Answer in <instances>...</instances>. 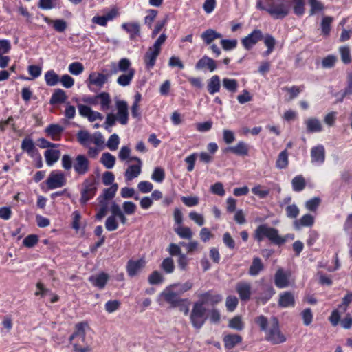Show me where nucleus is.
<instances>
[{"mask_svg":"<svg viewBox=\"0 0 352 352\" xmlns=\"http://www.w3.org/2000/svg\"><path fill=\"white\" fill-rule=\"evenodd\" d=\"M131 61L128 58H121L118 62V67H115L112 72L113 74H116L118 72H128L130 69H133L131 67Z\"/></svg>","mask_w":352,"mask_h":352,"instance_id":"40","label":"nucleus"},{"mask_svg":"<svg viewBox=\"0 0 352 352\" xmlns=\"http://www.w3.org/2000/svg\"><path fill=\"white\" fill-rule=\"evenodd\" d=\"M97 184L98 182L93 175H90L84 180L80 199L82 205H85L89 200L95 196L97 191Z\"/></svg>","mask_w":352,"mask_h":352,"instance_id":"5","label":"nucleus"},{"mask_svg":"<svg viewBox=\"0 0 352 352\" xmlns=\"http://www.w3.org/2000/svg\"><path fill=\"white\" fill-rule=\"evenodd\" d=\"M68 69L72 74L78 76L83 72L84 67L81 63L74 62L69 65Z\"/></svg>","mask_w":352,"mask_h":352,"instance_id":"64","label":"nucleus"},{"mask_svg":"<svg viewBox=\"0 0 352 352\" xmlns=\"http://www.w3.org/2000/svg\"><path fill=\"white\" fill-rule=\"evenodd\" d=\"M122 28L129 34L130 38L134 39L140 35V25L138 22L124 23Z\"/></svg>","mask_w":352,"mask_h":352,"instance_id":"24","label":"nucleus"},{"mask_svg":"<svg viewBox=\"0 0 352 352\" xmlns=\"http://www.w3.org/2000/svg\"><path fill=\"white\" fill-rule=\"evenodd\" d=\"M110 211L112 214L116 216L122 224L125 225L127 222V219L125 216V213L121 210L120 206L115 201H113L110 206Z\"/></svg>","mask_w":352,"mask_h":352,"instance_id":"32","label":"nucleus"},{"mask_svg":"<svg viewBox=\"0 0 352 352\" xmlns=\"http://www.w3.org/2000/svg\"><path fill=\"white\" fill-rule=\"evenodd\" d=\"M288 153L286 149L281 151L276 162V166L279 169L285 168L288 165Z\"/></svg>","mask_w":352,"mask_h":352,"instance_id":"45","label":"nucleus"},{"mask_svg":"<svg viewBox=\"0 0 352 352\" xmlns=\"http://www.w3.org/2000/svg\"><path fill=\"white\" fill-rule=\"evenodd\" d=\"M142 171L140 165H130L124 173L125 178L127 181H131L134 178L138 177Z\"/></svg>","mask_w":352,"mask_h":352,"instance_id":"33","label":"nucleus"},{"mask_svg":"<svg viewBox=\"0 0 352 352\" xmlns=\"http://www.w3.org/2000/svg\"><path fill=\"white\" fill-rule=\"evenodd\" d=\"M146 261L144 258L138 260H129L126 264V272L130 277L137 276L145 267Z\"/></svg>","mask_w":352,"mask_h":352,"instance_id":"12","label":"nucleus"},{"mask_svg":"<svg viewBox=\"0 0 352 352\" xmlns=\"http://www.w3.org/2000/svg\"><path fill=\"white\" fill-rule=\"evenodd\" d=\"M165 178V173L164 169L160 167L155 168L152 175L151 179L158 183H161L164 181Z\"/></svg>","mask_w":352,"mask_h":352,"instance_id":"61","label":"nucleus"},{"mask_svg":"<svg viewBox=\"0 0 352 352\" xmlns=\"http://www.w3.org/2000/svg\"><path fill=\"white\" fill-rule=\"evenodd\" d=\"M236 292L239 296L241 301L248 302L252 296V286L250 283L239 281L236 285Z\"/></svg>","mask_w":352,"mask_h":352,"instance_id":"11","label":"nucleus"},{"mask_svg":"<svg viewBox=\"0 0 352 352\" xmlns=\"http://www.w3.org/2000/svg\"><path fill=\"white\" fill-rule=\"evenodd\" d=\"M221 89V80L219 76H212L208 80L207 89L210 95L219 92Z\"/></svg>","mask_w":352,"mask_h":352,"instance_id":"29","label":"nucleus"},{"mask_svg":"<svg viewBox=\"0 0 352 352\" xmlns=\"http://www.w3.org/2000/svg\"><path fill=\"white\" fill-rule=\"evenodd\" d=\"M264 43L267 46V50L266 52H265L263 55L268 56L274 50L276 41L272 36L267 34L264 38Z\"/></svg>","mask_w":352,"mask_h":352,"instance_id":"55","label":"nucleus"},{"mask_svg":"<svg viewBox=\"0 0 352 352\" xmlns=\"http://www.w3.org/2000/svg\"><path fill=\"white\" fill-rule=\"evenodd\" d=\"M309 4L311 7L309 10V15L311 16L324 10V6L318 0H309Z\"/></svg>","mask_w":352,"mask_h":352,"instance_id":"51","label":"nucleus"},{"mask_svg":"<svg viewBox=\"0 0 352 352\" xmlns=\"http://www.w3.org/2000/svg\"><path fill=\"white\" fill-rule=\"evenodd\" d=\"M294 3V12L297 16H302L305 13V0H293Z\"/></svg>","mask_w":352,"mask_h":352,"instance_id":"57","label":"nucleus"},{"mask_svg":"<svg viewBox=\"0 0 352 352\" xmlns=\"http://www.w3.org/2000/svg\"><path fill=\"white\" fill-rule=\"evenodd\" d=\"M21 148L30 155H33L36 148L32 139L25 138L21 143Z\"/></svg>","mask_w":352,"mask_h":352,"instance_id":"47","label":"nucleus"},{"mask_svg":"<svg viewBox=\"0 0 352 352\" xmlns=\"http://www.w3.org/2000/svg\"><path fill=\"white\" fill-rule=\"evenodd\" d=\"M320 199L319 197H314L305 202V208L311 212H315L320 204Z\"/></svg>","mask_w":352,"mask_h":352,"instance_id":"62","label":"nucleus"},{"mask_svg":"<svg viewBox=\"0 0 352 352\" xmlns=\"http://www.w3.org/2000/svg\"><path fill=\"white\" fill-rule=\"evenodd\" d=\"M100 162L105 168L111 169L115 165L116 157L110 153H104L100 157Z\"/></svg>","mask_w":352,"mask_h":352,"instance_id":"37","label":"nucleus"},{"mask_svg":"<svg viewBox=\"0 0 352 352\" xmlns=\"http://www.w3.org/2000/svg\"><path fill=\"white\" fill-rule=\"evenodd\" d=\"M239 304V300L235 296H228L226 298V306L228 311H234Z\"/></svg>","mask_w":352,"mask_h":352,"instance_id":"59","label":"nucleus"},{"mask_svg":"<svg viewBox=\"0 0 352 352\" xmlns=\"http://www.w3.org/2000/svg\"><path fill=\"white\" fill-rule=\"evenodd\" d=\"M107 80V75L98 72H92L89 76L88 87L91 91H95V89L93 87L94 86L100 89L103 87Z\"/></svg>","mask_w":352,"mask_h":352,"instance_id":"10","label":"nucleus"},{"mask_svg":"<svg viewBox=\"0 0 352 352\" xmlns=\"http://www.w3.org/2000/svg\"><path fill=\"white\" fill-rule=\"evenodd\" d=\"M90 161L82 154H79L74 159L73 168L78 175H85L90 170Z\"/></svg>","mask_w":352,"mask_h":352,"instance_id":"7","label":"nucleus"},{"mask_svg":"<svg viewBox=\"0 0 352 352\" xmlns=\"http://www.w3.org/2000/svg\"><path fill=\"white\" fill-rule=\"evenodd\" d=\"M77 139L82 146L84 147H89V144L91 139V135H90L87 131H80L77 133Z\"/></svg>","mask_w":352,"mask_h":352,"instance_id":"46","label":"nucleus"},{"mask_svg":"<svg viewBox=\"0 0 352 352\" xmlns=\"http://www.w3.org/2000/svg\"><path fill=\"white\" fill-rule=\"evenodd\" d=\"M160 54V52H157V50H155L151 47H149L144 57V61L146 67L148 69H152L154 67V65H155L156 59Z\"/></svg>","mask_w":352,"mask_h":352,"instance_id":"25","label":"nucleus"},{"mask_svg":"<svg viewBox=\"0 0 352 352\" xmlns=\"http://www.w3.org/2000/svg\"><path fill=\"white\" fill-rule=\"evenodd\" d=\"M223 87L229 92L234 94L237 91L238 82L236 79L224 78L222 80Z\"/></svg>","mask_w":352,"mask_h":352,"instance_id":"42","label":"nucleus"},{"mask_svg":"<svg viewBox=\"0 0 352 352\" xmlns=\"http://www.w3.org/2000/svg\"><path fill=\"white\" fill-rule=\"evenodd\" d=\"M225 153H232L239 156H247L249 153V146L243 141H239L235 146L227 147Z\"/></svg>","mask_w":352,"mask_h":352,"instance_id":"15","label":"nucleus"},{"mask_svg":"<svg viewBox=\"0 0 352 352\" xmlns=\"http://www.w3.org/2000/svg\"><path fill=\"white\" fill-rule=\"evenodd\" d=\"M206 309L198 301L195 302L192 309L190 320L192 325L197 329H201L206 321Z\"/></svg>","mask_w":352,"mask_h":352,"instance_id":"6","label":"nucleus"},{"mask_svg":"<svg viewBox=\"0 0 352 352\" xmlns=\"http://www.w3.org/2000/svg\"><path fill=\"white\" fill-rule=\"evenodd\" d=\"M118 188V185L117 184H113L109 188L104 189L102 194L98 198L106 201L112 199L115 197Z\"/></svg>","mask_w":352,"mask_h":352,"instance_id":"35","label":"nucleus"},{"mask_svg":"<svg viewBox=\"0 0 352 352\" xmlns=\"http://www.w3.org/2000/svg\"><path fill=\"white\" fill-rule=\"evenodd\" d=\"M256 323L260 327L261 331L265 332V340L273 344H278L286 341V337L281 332L279 327V322L276 317H273L270 323L264 316H260L255 320Z\"/></svg>","mask_w":352,"mask_h":352,"instance_id":"2","label":"nucleus"},{"mask_svg":"<svg viewBox=\"0 0 352 352\" xmlns=\"http://www.w3.org/2000/svg\"><path fill=\"white\" fill-rule=\"evenodd\" d=\"M266 11L275 19H283L290 12V5L286 0H267Z\"/></svg>","mask_w":352,"mask_h":352,"instance_id":"4","label":"nucleus"},{"mask_svg":"<svg viewBox=\"0 0 352 352\" xmlns=\"http://www.w3.org/2000/svg\"><path fill=\"white\" fill-rule=\"evenodd\" d=\"M60 0H39L38 7L43 10H50L58 7Z\"/></svg>","mask_w":352,"mask_h":352,"instance_id":"48","label":"nucleus"},{"mask_svg":"<svg viewBox=\"0 0 352 352\" xmlns=\"http://www.w3.org/2000/svg\"><path fill=\"white\" fill-rule=\"evenodd\" d=\"M333 21V17L331 16H324L322 19L321 22V29L322 33L324 36H328L331 31V24Z\"/></svg>","mask_w":352,"mask_h":352,"instance_id":"49","label":"nucleus"},{"mask_svg":"<svg viewBox=\"0 0 352 352\" xmlns=\"http://www.w3.org/2000/svg\"><path fill=\"white\" fill-rule=\"evenodd\" d=\"M305 124L309 133H319L323 129L321 122L316 118H309L305 121Z\"/></svg>","mask_w":352,"mask_h":352,"instance_id":"20","label":"nucleus"},{"mask_svg":"<svg viewBox=\"0 0 352 352\" xmlns=\"http://www.w3.org/2000/svg\"><path fill=\"white\" fill-rule=\"evenodd\" d=\"M142 96L139 92H137L134 96V102L131 107V115L133 118L140 119L141 114L139 111V103L141 101Z\"/></svg>","mask_w":352,"mask_h":352,"instance_id":"44","label":"nucleus"},{"mask_svg":"<svg viewBox=\"0 0 352 352\" xmlns=\"http://www.w3.org/2000/svg\"><path fill=\"white\" fill-rule=\"evenodd\" d=\"M204 68H208L210 72L214 71L217 69L215 60L207 56H204L196 63L195 69L200 70Z\"/></svg>","mask_w":352,"mask_h":352,"instance_id":"19","label":"nucleus"},{"mask_svg":"<svg viewBox=\"0 0 352 352\" xmlns=\"http://www.w3.org/2000/svg\"><path fill=\"white\" fill-rule=\"evenodd\" d=\"M224 346L231 349L242 342V337L238 334H228L223 337Z\"/></svg>","mask_w":352,"mask_h":352,"instance_id":"27","label":"nucleus"},{"mask_svg":"<svg viewBox=\"0 0 352 352\" xmlns=\"http://www.w3.org/2000/svg\"><path fill=\"white\" fill-rule=\"evenodd\" d=\"M311 158L313 164H322L325 160V149L323 145L319 144L311 150Z\"/></svg>","mask_w":352,"mask_h":352,"instance_id":"16","label":"nucleus"},{"mask_svg":"<svg viewBox=\"0 0 352 352\" xmlns=\"http://www.w3.org/2000/svg\"><path fill=\"white\" fill-rule=\"evenodd\" d=\"M134 75L135 69H130L128 72L120 75L117 79V82L122 87L128 86L133 78Z\"/></svg>","mask_w":352,"mask_h":352,"instance_id":"36","label":"nucleus"},{"mask_svg":"<svg viewBox=\"0 0 352 352\" xmlns=\"http://www.w3.org/2000/svg\"><path fill=\"white\" fill-rule=\"evenodd\" d=\"M45 80L47 85L53 87L59 82V76L54 70H49L45 74Z\"/></svg>","mask_w":352,"mask_h":352,"instance_id":"41","label":"nucleus"},{"mask_svg":"<svg viewBox=\"0 0 352 352\" xmlns=\"http://www.w3.org/2000/svg\"><path fill=\"white\" fill-rule=\"evenodd\" d=\"M109 280V275L101 272L98 275H92L89 277V281L95 287L103 289Z\"/></svg>","mask_w":352,"mask_h":352,"instance_id":"22","label":"nucleus"},{"mask_svg":"<svg viewBox=\"0 0 352 352\" xmlns=\"http://www.w3.org/2000/svg\"><path fill=\"white\" fill-rule=\"evenodd\" d=\"M254 237L258 242H261L265 238H267L272 243L278 245H280L286 241L284 237L279 235L277 229L269 227L267 224L258 226L254 231Z\"/></svg>","mask_w":352,"mask_h":352,"instance_id":"3","label":"nucleus"},{"mask_svg":"<svg viewBox=\"0 0 352 352\" xmlns=\"http://www.w3.org/2000/svg\"><path fill=\"white\" fill-rule=\"evenodd\" d=\"M221 37V34L212 29L206 30L201 35V38L208 45L210 44L214 40Z\"/></svg>","mask_w":352,"mask_h":352,"instance_id":"31","label":"nucleus"},{"mask_svg":"<svg viewBox=\"0 0 352 352\" xmlns=\"http://www.w3.org/2000/svg\"><path fill=\"white\" fill-rule=\"evenodd\" d=\"M278 305L280 307H294L295 306V298L291 292H284L279 295Z\"/></svg>","mask_w":352,"mask_h":352,"instance_id":"18","label":"nucleus"},{"mask_svg":"<svg viewBox=\"0 0 352 352\" xmlns=\"http://www.w3.org/2000/svg\"><path fill=\"white\" fill-rule=\"evenodd\" d=\"M66 182L67 180L64 173L58 170L51 172L45 181L46 185L49 189L61 188L66 184Z\"/></svg>","mask_w":352,"mask_h":352,"instance_id":"8","label":"nucleus"},{"mask_svg":"<svg viewBox=\"0 0 352 352\" xmlns=\"http://www.w3.org/2000/svg\"><path fill=\"white\" fill-rule=\"evenodd\" d=\"M228 327L237 331H241L244 328V324L242 322L241 318L236 316L229 321Z\"/></svg>","mask_w":352,"mask_h":352,"instance_id":"53","label":"nucleus"},{"mask_svg":"<svg viewBox=\"0 0 352 352\" xmlns=\"http://www.w3.org/2000/svg\"><path fill=\"white\" fill-rule=\"evenodd\" d=\"M89 327L87 322H81L75 324L74 331L69 338L74 352H90L92 339L87 335Z\"/></svg>","mask_w":352,"mask_h":352,"instance_id":"1","label":"nucleus"},{"mask_svg":"<svg viewBox=\"0 0 352 352\" xmlns=\"http://www.w3.org/2000/svg\"><path fill=\"white\" fill-rule=\"evenodd\" d=\"M161 266L162 268L168 274L172 273L175 269L173 260L170 257L164 258Z\"/></svg>","mask_w":352,"mask_h":352,"instance_id":"63","label":"nucleus"},{"mask_svg":"<svg viewBox=\"0 0 352 352\" xmlns=\"http://www.w3.org/2000/svg\"><path fill=\"white\" fill-rule=\"evenodd\" d=\"M67 99V96L64 90L62 89H56L51 96L50 104L51 105H55L57 104L65 103Z\"/></svg>","mask_w":352,"mask_h":352,"instance_id":"28","label":"nucleus"},{"mask_svg":"<svg viewBox=\"0 0 352 352\" xmlns=\"http://www.w3.org/2000/svg\"><path fill=\"white\" fill-rule=\"evenodd\" d=\"M163 276L158 271L153 272L148 278V281L151 285H158L163 282Z\"/></svg>","mask_w":352,"mask_h":352,"instance_id":"60","label":"nucleus"},{"mask_svg":"<svg viewBox=\"0 0 352 352\" xmlns=\"http://www.w3.org/2000/svg\"><path fill=\"white\" fill-rule=\"evenodd\" d=\"M286 216L289 219H296L300 213V210L295 204H289L285 208Z\"/></svg>","mask_w":352,"mask_h":352,"instance_id":"52","label":"nucleus"},{"mask_svg":"<svg viewBox=\"0 0 352 352\" xmlns=\"http://www.w3.org/2000/svg\"><path fill=\"white\" fill-rule=\"evenodd\" d=\"M275 294V289L270 284H267L263 286V292L261 294L260 300L263 304L266 303Z\"/></svg>","mask_w":352,"mask_h":352,"instance_id":"38","label":"nucleus"},{"mask_svg":"<svg viewBox=\"0 0 352 352\" xmlns=\"http://www.w3.org/2000/svg\"><path fill=\"white\" fill-rule=\"evenodd\" d=\"M264 268L262 261L258 257L253 258L252 263L249 269V274L255 276H257Z\"/></svg>","mask_w":352,"mask_h":352,"instance_id":"34","label":"nucleus"},{"mask_svg":"<svg viewBox=\"0 0 352 352\" xmlns=\"http://www.w3.org/2000/svg\"><path fill=\"white\" fill-rule=\"evenodd\" d=\"M289 272H285L282 268L276 270L274 274V283L278 288H285L289 285Z\"/></svg>","mask_w":352,"mask_h":352,"instance_id":"14","label":"nucleus"},{"mask_svg":"<svg viewBox=\"0 0 352 352\" xmlns=\"http://www.w3.org/2000/svg\"><path fill=\"white\" fill-rule=\"evenodd\" d=\"M347 85L342 94L341 98L339 102H342L344 98L347 95L352 94V72H348L346 76Z\"/></svg>","mask_w":352,"mask_h":352,"instance_id":"58","label":"nucleus"},{"mask_svg":"<svg viewBox=\"0 0 352 352\" xmlns=\"http://www.w3.org/2000/svg\"><path fill=\"white\" fill-rule=\"evenodd\" d=\"M116 107L118 109V113L116 118L121 124H126L129 120L128 105L126 102L124 100L117 101Z\"/></svg>","mask_w":352,"mask_h":352,"instance_id":"13","label":"nucleus"},{"mask_svg":"<svg viewBox=\"0 0 352 352\" xmlns=\"http://www.w3.org/2000/svg\"><path fill=\"white\" fill-rule=\"evenodd\" d=\"M45 131L53 140L57 141L60 139L64 127L58 124H52L45 129Z\"/></svg>","mask_w":352,"mask_h":352,"instance_id":"21","label":"nucleus"},{"mask_svg":"<svg viewBox=\"0 0 352 352\" xmlns=\"http://www.w3.org/2000/svg\"><path fill=\"white\" fill-rule=\"evenodd\" d=\"M263 32L260 30L255 29L242 38L241 43L245 50H250L263 38Z\"/></svg>","mask_w":352,"mask_h":352,"instance_id":"9","label":"nucleus"},{"mask_svg":"<svg viewBox=\"0 0 352 352\" xmlns=\"http://www.w3.org/2000/svg\"><path fill=\"white\" fill-rule=\"evenodd\" d=\"M292 188L296 192H300L305 189L306 182L302 175H297L292 180Z\"/></svg>","mask_w":352,"mask_h":352,"instance_id":"39","label":"nucleus"},{"mask_svg":"<svg viewBox=\"0 0 352 352\" xmlns=\"http://www.w3.org/2000/svg\"><path fill=\"white\" fill-rule=\"evenodd\" d=\"M162 295L164 296V300L168 303L170 304L173 307H177L180 305L182 302H187V299L179 298V294L178 292H164Z\"/></svg>","mask_w":352,"mask_h":352,"instance_id":"23","label":"nucleus"},{"mask_svg":"<svg viewBox=\"0 0 352 352\" xmlns=\"http://www.w3.org/2000/svg\"><path fill=\"white\" fill-rule=\"evenodd\" d=\"M60 155V151L59 150L47 149L44 153L46 163L48 166H52L56 162Z\"/></svg>","mask_w":352,"mask_h":352,"instance_id":"30","label":"nucleus"},{"mask_svg":"<svg viewBox=\"0 0 352 352\" xmlns=\"http://www.w3.org/2000/svg\"><path fill=\"white\" fill-rule=\"evenodd\" d=\"M198 302L201 303L203 306L206 304L214 305L222 300V296L220 294H212L210 292L201 294Z\"/></svg>","mask_w":352,"mask_h":352,"instance_id":"17","label":"nucleus"},{"mask_svg":"<svg viewBox=\"0 0 352 352\" xmlns=\"http://www.w3.org/2000/svg\"><path fill=\"white\" fill-rule=\"evenodd\" d=\"M314 223V217L310 214H306L294 222V227L296 230H299L302 227H311Z\"/></svg>","mask_w":352,"mask_h":352,"instance_id":"26","label":"nucleus"},{"mask_svg":"<svg viewBox=\"0 0 352 352\" xmlns=\"http://www.w3.org/2000/svg\"><path fill=\"white\" fill-rule=\"evenodd\" d=\"M175 232L181 239L190 240L193 236L191 229L188 227L179 226L175 228Z\"/></svg>","mask_w":352,"mask_h":352,"instance_id":"43","label":"nucleus"},{"mask_svg":"<svg viewBox=\"0 0 352 352\" xmlns=\"http://www.w3.org/2000/svg\"><path fill=\"white\" fill-rule=\"evenodd\" d=\"M105 228L109 232L114 231L118 228V223L116 215L111 214V215L107 217L105 221Z\"/></svg>","mask_w":352,"mask_h":352,"instance_id":"50","label":"nucleus"},{"mask_svg":"<svg viewBox=\"0 0 352 352\" xmlns=\"http://www.w3.org/2000/svg\"><path fill=\"white\" fill-rule=\"evenodd\" d=\"M98 100H100L101 109L104 111L109 109L110 96L107 92H102L98 94Z\"/></svg>","mask_w":352,"mask_h":352,"instance_id":"56","label":"nucleus"},{"mask_svg":"<svg viewBox=\"0 0 352 352\" xmlns=\"http://www.w3.org/2000/svg\"><path fill=\"white\" fill-rule=\"evenodd\" d=\"M341 60L344 64H349L351 61L350 49L348 46H341L339 48Z\"/></svg>","mask_w":352,"mask_h":352,"instance_id":"54","label":"nucleus"}]
</instances>
